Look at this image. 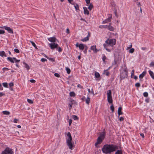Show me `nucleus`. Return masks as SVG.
<instances>
[{
	"mask_svg": "<svg viewBox=\"0 0 154 154\" xmlns=\"http://www.w3.org/2000/svg\"><path fill=\"white\" fill-rule=\"evenodd\" d=\"M89 40V38L88 37V36H87L85 38H84L82 39L81 40V41L82 42H85L87 41H88Z\"/></svg>",
	"mask_w": 154,
	"mask_h": 154,
	"instance_id": "obj_22",
	"label": "nucleus"
},
{
	"mask_svg": "<svg viewBox=\"0 0 154 154\" xmlns=\"http://www.w3.org/2000/svg\"><path fill=\"white\" fill-rule=\"evenodd\" d=\"M75 46L76 47H79L80 50H83L84 48V45L82 44H79L78 43H77Z\"/></svg>",
	"mask_w": 154,
	"mask_h": 154,
	"instance_id": "obj_10",
	"label": "nucleus"
},
{
	"mask_svg": "<svg viewBox=\"0 0 154 154\" xmlns=\"http://www.w3.org/2000/svg\"><path fill=\"white\" fill-rule=\"evenodd\" d=\"M116 147L112 145L107 144L103 146L102 150L103 153L108 154L115 151Z\"/></svg>",
	"mask_w": 154,
	"mask_h": 154,
	"instance_id": "obj_1",
	"label": "nucleus"
},
{
	"mask_svg": "<svg viewBox=\"0 0 154 154\" xmlns=\"http://www.w3.org/2000/svg\"><path fill=\"white\" fill-rule=\"evenodd\" d=\"M91 50L93 51L94 52V53H96L98 51V50H97L96 48V45H93L91 46Z\"/></svg>",
	"mask_w": 154,
	"mask_h": 154,
	"instance_id": "obj_15",
	"label": "nucleus"
},
{
	"mask_svg": "<svg viewBox=\"0 0 154 154\" xmlns=\"http://www.w3.org/2000/svg\"><path fill=\"white\" fill-rule=\"evenodd\" d=\"M30 82L31 83H34L35 82V81L34 79H31L30 80Z\"/></svg>",
	"mask_w": 154,
	"mask_h": 154,
	"instance_id": "obj_54",
	"label": "nucleus"
},
{
	"mask_svg": "<svg viewBox=\"0 0 154 154\" xmlns=\"http://www.w3.org/2000/svg\"><path fill=\"white\" fill-rule=\"evenodd\" d=\"M107 95L108 101L109 103H112V97L111 91L110 90H109L107 91Z\"/></svg>",
	"mask_w": 154,
	"mask_h": 154,
	"instance_id": "obj_5",
	"label": "nucleus"
},
{
	"mask_svg": "<svg viewBox=\"0 0 154 154\" xmlns=\"http://www.w3.org/2000/svg\"><path fill=\"white\" fill-rule=\"evenodd\" d=\"M66 32L68 34L69 33V29L67 28L66 29Z\"/></svg>",
	"mask_w": 154,
	"mask_h": 154,
	"instance_id": "obj_64",
	"label": "nucleus"
},
{
	"mask_svg": "<svg viewBox=\"0 0 154 154\" xmlns=\"http://www.w3.org/2000/svg\"><path fill=\"white\" fill-rule=\"evenodd\" d=\"M49 45L52 49L57 48L58 47V44L55 43H50L49 44Z\"/></svg>",
	"mask_w": 154,
	"mask_h": 154,
	"instance_id": "obj_7",
	"label": "nucleus"
},
{
	"mask_svg": "<svg viewBox=\"0 0 154 154\" xmlns=\"http://www.w3.org/2000/svg\"><path fill=\"white\" fill-rule=\"evenodd\" d=\"M3 114L6 115H9L10 114V112L7 111H3Z\"/></svg>",
	"mask_w": 154,
	"mask_h": 154,
	"instance_id": "obj_29",
	"label": "nucleus"
},
{
	"mask_svg": "<svg viewBox=\"0 0 154 154\" xmlns=\"http://www.w3.org/2000/svg\"><path fill=\"white\" fill-rule=\"evenodd\" d=\"M12 149L9 147H7L4 151H2L1 154H13Z\"/></svg>",
	"mask_w": 154,
	"mask_h": 154,
	"instance_id": "obj_4",
	"label": "nucleus"
},
{
	"mask_svg": "<svg viewBox=\"0 0 154 154\" xmlns=\"http://www.w3.org/2000/svg\"><path fill=\"white\" fill-rule=\"evenodd\" d=\"M54 75L55 76L57 77H59L60 76V75L58 73H55L54 74Z\"/></svg>",
	"mask_w": 154,
	"mask_h": 154,
	"instance_id": "obj_44",
	"label": "nucleus"
},
{
	"mask_svg": "<svg viewBox=\"0 0 154 154\" xmlns=\"http://www.w3.org/2000/svg\"><path fill=\"white\" fill-rule=\"evenodd\" d=\"M106 136V132L105 130L104 129L103 130V131L102 132H101L100 133V135L99 137L101 138H102V139H104Z\"/></svg>",
	"mask_w": 154,
	"mask_h": 154,
	"instance_id": "obj_11",
	"label": "nucleus"
},
{
	"mask_svg": "<svg viewBox=\"0 0 154 154\" xmlns=\"http://www.w3.org/2000/svg\"><path fill=\"white\" fill-rule=\"evenodd\" d=\"M9 85L10 87H12L14 85V84L13 82L10 83H9Z\"/></svg>",
	"mask_w": 154,
	"mask_h": 154,
	"instance_id": "obj_53",
	"label": "nucleus"
},
{
	"mask_svg": "<svg viewBox=\"0 0 154 154\" xmlns=\"http://www.w3.org/2000/svg\"><path fill=\"white\" fill-rule=\"evenodd\" d=\"M95 77L97 78H98L100 77V75L98 72H95Z\"/></svg>",
	"mask_w": 154,
	"mask_h": 154,
	"instance_id": "obj_27",
	"label": "nucleus"
},
{
	"mask_svg": "<svg viewBox=\"0 0 154 154\" xmlns=\"http://www.w3.org/2000/svg\"><path fill=\"white\" fill-rule=\"evenodd\" d=\"M72 117L74 120H76L78 119V117L75 115L72 116Z\"/></svg>",
	"mask_w": 154,
	"mask_h": 154,
	"instance_id": "obj_33",
	"label": "nucleus"
},
{
	"mask_svg": "<svg viewBox=\"0 0 154 154\" xmlns=\"http://www.w3.org/2000/svg\"><path fill=\"white\" fill-rule=\"evenodd\" d=\"M124 120V119L122 117H120V118L119 119V120L120 121H123Z\"/></svg>",
	"mask_w": 154,
	"mask_h": 154,
	"instance_id": "obj_60",
	"label": "nucleus"
},
{
	"mask_svg": "<svg viewBox=\"0 0 154 154\" xmlns=\"http://www.w3.org/2000/svg\"><path fill=\"white\" fill-rule=\"evenodd\" d=\"M27 102L30 104H32L33 103V101L30 99H27Z\"/></svg>",
	"mask_w": 154,
	"mask_h": 154,
	"instance_id": "obj_36",
	"label": "nucleus"
},
{
	"mask_svg": "<svg viewBox=\"0 0 154 154\" xmlns=\"http://www.w3.org/2000/svg\"><path fill=\"white\" fill-rule=\"evenodd\" d=\"M68 2L71 4L72 5H73V3H72V2L73 1V0H67Z\"/></svg>",
	"mask_w": 154,
	"mask_h": 154,
	"instance_id": "obj_57",
	"label": "nucleus"
},
{
	"mask_svg": "<svg viewBox=\"0 0 154 154\" xmlns=\"http://www.w3.org/2000/svg\"><path fill=\"white\" fill-rule=\"evenodd\" d=\"M115 154H122V151L120 150H117Z\"/></svg>",
	"mask_w": 154,
	"mask_h": 154,
	"instance_id": "obj_30",
	"label": "nucleus"
},
{
	"mask_svg": "<svg viewBox=\"0 0 154 154\" xmlns=\"http://www.w3.org/2000/svg\"><path fill=\"white\" fill-rule=\"evenodd\" d=\"M3 28L7 30L8 32L10 33H13V30L11 29L10 27H8L6 26H4Z\"/></svg>",
	"mask_w": 154,
	"mask_h": 154,
	"instance_id": "obj_9",
	"label": "nucleus"
},
{
	"mask_svg": "<svg viewBox=\"0 0 154 154\" xmlns=\"http://www.w3.org/2000/svg\"><path fill=\"white\" fill-rule=\"evenodd\" d=\"M122 108L121 107H120L118 108V113L119 115V116L120 115H122L123 114V112L122 111Z\"/></svg>",
	"mask_w": 154,
	"mask_h": 154,
	"instance_id": "obj_16",
	"label": "nucleus"
},
{
	"mask_svg": "<svg viewBox=\"0 0 154 154\" xmlns=\"http://www.w3.org/2000/svg\"><path fill=\"white\" fill-rule=\"evenodd\" d=\"M132 47V45H129V47H127V50H128L129 49L131 48V47Z\"/></svg>",
	"mask_w": 154,
	"mask_h": 154,
	"instance_id": "obj_56",
	"label": "nucleus"
},
{
	"mask_svg": "<svg viewBox=\"0 0 154 154\" xmlns=\"http://www.w3.org/2000/svg\"><path fill=\"white\" fill-rule=\"evenodd\" d=\"M66 71L67 73L68 74H69L70 73L71 71L70 69L69 68H68L67 67H66Z\"/></svg>",
	"mask_w": 154,
	"mask_h": 154,
	"instance_id": "obj_28",
	"label": "nucleus"
},
{
	"mask_svg": "<svg viewBox=\"0 0 154 154\" xmlns=\"http://www.w3.org/2000/svg\"><path fill=\"white\" fill-rule=\"evenodd\" d=\"M140 135L143 138H144V136L143 133L140 134Z\"/></svg>",
	"mask_w": 154,
	"mask_h": 154,
	"instance_id": "obj_63",
	"label": "nucleus"
},
{
	"mask_svg": "<svg viewBox=\"0 0 154 154\" xmlns=\"http://www.w3.org/2000/svg\"><path fill=\"white\" fill-rule=\"evenodd\" d=\"M5 31L4 30H0V34H3L5 33Z\"/></svg>",
	"mask_w": 154,
	"mask_h": 154,
	"instance_id": "obj_46",
	"label": "nucleus"
},
{
	"mask_svg": "<svg viewBox=\"0 0 154 154\" xmlns=\"http://www.w3.org/2000/svg\"><path fill=\"white\" fill-rule=\"evenodd\" d=\"M87 4H89L90 3V0H85Z\"/></svg>",
	"mask_w": 154,
	"mask_h": 154,
	"instance_id": "obj_59",
	"label": "nucleus"
},
{
	"mask_svg": "<svg viewBox=\"0 0 154 154\" xmlns=\"http://www.w3.org/2000/svg\"><path fill=\"white\" fill-rule=\"evenodd\" d=\"M9 70V69L8 68H5H5H4L3 69V70L4 72L5 70Z\"/></svg>",
	"mask_w": 154,
	"mask_h": 154,
	"instance_id": "obj_51",
	"label": "nucleus"
},
{
	"mask_svg": "<svg viewBox=\"0 0 154 154\" xmlns=\"http://www.w3.org/2000/svg\"><path fill=\"white\" fill-rule=\"evenodd\" d=\"M30 42L31 43L33 46L34 47L36 45L35 44L33 41H30Z\"/></svg>",
	"mask_w": 154,
	"mask_h": 154,
	"instance_id": "obj_50",
	"label": "nucleus"
},
{
	"mask_svg": "<svg viewBox=\"0 0 154 154\" xmlns=\"http://www.w3.org/2000/svg\"><path fill=\"white\" fill-rule=\"evenodd\" d=\"M84 13L85 14L88 15L89 14V11L88 10L87 8L85 7H83Z\"/></svg>",
	"mask_w": 154,
	"mask_h": 154,
	"instance_id": "obj_17",
	"label": "nucleus"
},
{
	"mask_svg": "<svg viewBox=\"0 0 154 154\" xmlns=\"http://www.w3.org/2000/svg\"><path fill=\"white\" fill-rule=\"evenodd\" d=\"M7 60L11 63H14V60L13 58L8 57L7 58Z\"/></svg>",
	"mask_w": 154,
	"mask_h": 154,
	"instance_id": "obj_19",
	"label": "nucleus"
},
{
	"mask_svg": "<svg viewBox=\"0 0 154 154\" xmlns=\"http://www.w3.org/2000/svg\"><path fill=\"white\" fill-rule=\"evenodd\" d=\"M18 119H15L14 120V122L15 123H17V121H18Z\"/></svg>",
	"mask_w": 154,
	"mask_h": 154,
	"instance_id": "obj_58",
	"label": "nucleus"
},
{
	"mask_svg": "<svg viewBox=\"0 0 154 154\" xmlns=\"http://www.w3.org/2000/svg\"><path fill=\"white\" fill-rule=\"evenodd\" d=\"M73 5H74V7L76 10L79 9V6L78 4H75V5L73 4Z\"/></svg>",
	"mask_w": 154,
	"mask_h": 154,
	"instance_id": "obj_25",
	"label": "nucleus"
},
{
	"mask_svg": "<svg viewBox=\"0 0 154 154\" xmlns=\"http://www.w3.org/2000/svg\"><path fill=\"white\" fill-rule=\"evenodd\" d=\"M23 63L25 65V67L27 69V70H28L29 69V66L25 63L24 62Z\"/></svg>",
	"mask_w": 154,
	"mask_h": 154,
	"instance_id": "obj_26",
	"label": "nucleus"
},
{
	"mask_svg": "<svg viewBox=\"0 0 154 154\" xmlns=\"http://www.w3.org/2000/svg\"><path fill=\"white\" fill-rule=\"evenodd\" d=\"M134 48H132L130 49L129 51V52L131 53H133L134 51Z\"/></svg>",
	"mask_w": 154,
	"mask_h": 154,
	"instance_id": "obj_40",
	"label": "nucleus"
},
{
	"mask_svg": "<svg viewBox=\"0 0 154 154\" xmlns=\"http://www.w3.org/2000/svg\"><path fill=\"white\" fill-rule=\"evenodd\" d=\"M128 76V72L126 69H125L124 72H122L120 74V77L121 80L126 78Z\"/></svg>",
	"mask_w": 154,
	"mask_h": 154,
	"instance_id": "obj_6",
	"label": "nucleus"
},
{
	"mask_svg": "<svg viewBox=\"0 0 154 154\" xmlns=\"http://www.w3.org/2000/svg\"><path fill=\"white\" fill-rule=\"evenodd\" d=\"M154 66V62H151L150 64V67L153 66Z\"/></svg>",
	"mask_w": 154,
	"mask_h": 154,
	"instance_id": "obj_47",
	"label": "nucleus"
},
{
	"mask_svg": "<svg viewBox=\"0 0 154 154\" xmlns=\"http://www.w3.org/2000/svg\"><path fill=\"white\" fill-rule=\"evenodd\" d=\"M149 73L151 76L152 77V78L154 76V74L153 72L149 70Z\"/></svg>",
	"mask_w": 154,
	"mask_h": 154,
	"instance_id": "obj_24",
	"label": "nucleus"
},
{
	"mask_svg": "<svg viewBox=\"0 0 154 154\" xmlns=\"http://www.w3.org/2000/svg\"><path fill=\"white\" fill-rule=\"evenodd\" d=\"M14 51L15 53H19L20 52L19 50L17 48L14 49Z\"/></svg>",
	"mask_w": 154,
	"mask_h": 154,
	"instance_id": "obj_43",
	"label": "nucleus"
},
{
	"mask_svg": "<svg viewBox=\"0 0 154 154\" xmlns=\"http://www.w3.org/2000/svg\"><path fill=\"white\" fill-rule=\"evenodd\" d=\"M103 47L105 49L107 48V47L109 45H108L107 44H104L103 45Z\"/></svg>",
	"mask_w": 154,
	"mask_h": 154,
	"instance_id": "obj_48",
	"label": "nucleus"
},
{
	"mask_svg": "<svg viewBox=\"0 0 154 154\" xmlns=\"http://www.w3.org/2000/svg\"><path fill=\"white\" fill-rule=\"evenodd\" d=\"M2 85L5 88H7L8 87V84L7 83H2Z\"/></svg>",
	"mask_w": 154,
	"mask_h": 154,
	"instance_id": "obj_37",
	"label": "nucleus"
},
{
	"mask_svg": "<svg viewBox=\"0 0 154 154\" xmlns=\"http://www.w3.org/2000/svg\"><path fill=\"white\" fill-rule=\"evenodd\" d=\"M93 8V5L92 4H90L88 8L90 10H91Z\"/></svg>",
	"mask_w": 154,
	"mask_h": 154,
	"instance_id": "obj_32",
	"label": "nucleus"
},
{
	"mask_svg": "<svg viewBox=\"0 0 154 154\" xmlns=\"http://www.w3.org/2000/svg\"><path fill=\"white\" fill-rule=\"evenodd\" d=\"M72 121L71 119H70L69 120V125L70 126L72 123Z\"/></svg>",
	"mask_w": 154,
	"mask_h": 154,
	"instance_id": "obj_55",
	"label": "nucleus"
},
{
	"mask_svg": "<svg viewBox=\"0 0 154 154\" xmlns=\"http://www.w3.org/2000/svg\"><path fill=\"white\" fill-rule=\"evenodd\" d=\"M41 61L42 62H45V61H47V60L46 59H45L44 58H42L41 59Z\"/></svg>",
	"mask_w": 154,
	"mask_h": 154,
	"instance_id": "obj_52",
	"label": "nucleus"
},
{
	"mask_svg": "<svg viewBox=\"0 0 154 154\" xmlns=\"http://www.w3.org/2000/svg\"><path fill=\"white\" fill-rule=\"evenodd\" d=\"M140 84L139 83H137L135 84V86L137 87H139L140 86Z\"/></svg>",
	"mask_w": 154,
	"mask_h": 154,
	"instance_id": "obj_45",
	"label": "nucleus"
},
{
	"mask_svg": "<svg viewBox=\"0 0 154 154\" xmlns=\"http://www.w3.org/2000/svg\"><path fill=\"white\" fill-rule=\"evenodd\" d=\"M90 101V98L89 97H88L85 100L86 103L88 105Z\"/></svg>",
	"mask_w": 154,
	"mask_h": 154,
	"instance_id": "obj_21",
	"label": "nucleus"
},
{
	"mask_svg": "<svg viewBox=\"0 0 154 154\" xmlns=\"http://www.w3.org/2000/svg\"><path fill=\"white\" fill-rule=\"evenodd\" d=\"M105 43L107 44L108 45H110L112 47L116 44V40L115 39H108L106 41Z\"/></svg>",
	"mask_w": 154,
	"mask_h": 154,
	"instance_id": "obj_3",
	"label": "nucleus"
},
{
	"mask_svg": "<svg viewBox=\"0 0 154 154\" xmlns=\"http://www.w3.org/2000/svg\"><path fill=\"white\" fill-rule=\"evenodd\" d=\"M69 95L71 97H74L75 94L74 92H71L69 93Z\"/></svg>",
	"mask_w": 154,
	"mask_h": 154,
	"instance_id": "obj_23",
	"label": "nucleus"
},
{
	"mask_svg": "<svg viewBox=\"0 0 154 154\" xmlns=\"http://www.w3.org/2000/svg\"><path fill=\"white\" fill-rule=\"evenodd\" d=\"M102 56H103V57H102L103 61L104 63H105V60L106 59V57L104 54H103L102 55Z\"/></svg>",
	"mask_w": 154,
	"mask_h": 154,
	"instance_id": "obj_31",
	"label": "nucleus"
},
{
	"mask_svg": "<svg viewBox=\"0 0 154 154\" xmlns=\"http://www.w3.org/2000/svg\"><path fill=\"white\" fill-rule=\"evenodd\" d=\"M0 56L2 57L4 56L5 57H6V55L5 54V53L4 51H2L0 52Z\"/></svg>",
	"mask_w": 154,
	"mask_h": 154,
	"instance_id": "obj_20",
	"label": "nucleus"
},
{
	"mask_svg": "<svg viewBox=\"0 0 154 154\" xmlns=\"http://www.w3.org/2000/svg\"><path fill=\"white\" fill-rule=\"evenodd\" d=\"M67 136L68 137V138L66 140V143L69 146V149L72 150L73 147V144L72 143V137L71 134L69 132H68L67 134Z\"/></svg>",
	"mask_w": 154,
	"mask_h": 154,
	"instance_id": "obj_2",
	"label": "nucleus"
},
{
	"mask_svg": "<svg viewBox=\"0 0 154 154\" xmlns=\"http://www.w3.org/2000/svg\"><path fill=\"white\" fill-rule=\"evenodd\" d=\"M104 72H105V74L107 76H108L109 75V72H108L107 71V70H105L104 71Z\"/></svg>",
	"mask_w": 154,
	"mask_h": 154,
	"instance_id": "obj_42",
	"label": "nucleus"
},
{
	"mask_svg": "<svg viewBox=\"0 0 154 154\" xmlns=\"http://www.w3.org/2000/svg\"><path fill=\"white\" fill-rule=\"evenodd\" d=\"M48 40L49 41L52 42L53 43H55L56 41H57V40L56 39V38L54 37L49 38H48Z\"/></svg>",
	"mask_w": 154,
	"mask_h": 154,
	"instance_id": "obj_13",
	"label": "nucleus"
},
{
	"mask_svg": "<svg viewBox=\"0 0 154 154\" xmlns=\"http://www.w3.org/2000/svg\"><path fill=\"white\" fill-rule=\"evenodd\" d=\"M109 15H110V16H109L108 17L107 19H106L105 20H103V22H102L103 23H106L108 22H109L111 21V19L112 18V14H109Z\"/></svg>",
	"mask_w": 154,
	"mask_h": 154,
	"instance_id": "obj_8",
	"label": "nucleus"
},
{
	"mask_svg": "<svg viewBox=\"0 0 154 154\" xmlns=\"http://www.w3.org/2000/svg\"><path fill=\"white\" fill-rule=\"evenodd\" d=\"M111 23H109V25H106L107 26L106 28H107L108 30L111 31H113L114 30V28L111 26Z\"/></svg>",
	"mask_w": 154,
	"mask_h": 154,
	"instance_id": "obj_14",
	"label": "nucleus"
},
{
	"mask_svg": "<svg viewBox=\"0 0 154 154\" xmlns=\"http://www.w3.org/2000/svg\"><path fill=\"white\" fill-rule=\"evenodd\" d=\"M103 139H102V138L98 137L97 140V141L95 144V146H96L97 145L100 144L102 142Z\"/></svg>",
	"mask_w": 154,
	"mask_h": 154,
	"instance_id": "obj_12",
	"label": "nucleus"
},
{
	"mask_svg": "<svg viewBox=\"0 0 154 154\" xmlns=\"http://www.w3.org/2000/svg\"><path fill=\"white\" fill-rule=\"evenodd\" d=\"M134 69H133L131 71V76H134Z\"/></svg>",
	"mask_w": 154,
	"mask_h": 154,
	"instance_id": "obj_49",
	"label": "nucleus"
},
{
	"mask_svg": "<svg viewBox=\"0 0 154 154\" xmlns=\"http://www.w3.org/2000/svg\"><path fill=\"white\" fill-rule=\"evenodd\" d=\"M143 95L144 97H147L148 96V94L147 92H145L143 94Z\"/></svg>",
	"mask_w": 154,
	"mask_h": 154,
	"instance_id": "obj_39",
	"label": "nucleus"
},
{
	"mask_svg": "<svg viewBox=\"0 0 154 154\" xmlns=\"http://www.w3.org/2000/svg\"><path fill=\"white\" fill-rule=\"evenodd\" d=\"M13 59H14V62L15 63H18L20 61V60H17L15 57H13Z\"/></svg>",
	"mask_w": 154,
	"mask_h": 154,
	"instance_id": "obj_38",
	"label": "nucleus"
},
{
	"mask_svg": "<svg viewBox=\"0 0 154 154\" xmlns=\"http://www.w3.org/2000/svg\"><path fill=\"white\" fill-rule=\"evenodd\" d=\"M146 71L143 72L142 74H140L139 76L140 79H142L143 77L146 75Z\"/></svg>",
	"mask_w": 154,
	"mask_h": 154,
	"instance_id": "obj_18",
	"label": "nucleus"
},
{
	"mask_svg": "<svg viewBox=\"0 0 154 154\" xmlns=\"http://www.w3.org/2000/svg\"><path fill=\"white\" fill-rule=\"evenodd\" d=\"M62 49L60 47L58 48V51L59 52H61L62 51Z\"/></svg>",
	"mask_w": 154,
	"mask_h": 154,
	"instance_id": "obj_61",
	"label": "nucleus"
},
{
	"mask_svg": "<svg viewBox=\"0 0 154 154\" xmlns=\"http://www.w3.org/2000/svg\"><path fill=\"white\" fill-rule=\"evenodd\" d=\"M73 103H72V101H71V102L69 103V109L70 110L72 109V105Z\"/></svg>",
	"mask_w": 154,
	"mask_h": 154,
	"instance_id": "obj_34",
	"label": "nucleus"
},
{
	"mask_svg": "<svg viewBox=\"0 0 154 154\" xmlns=\"http://www.w3.org/2000/svg\"><path fill=\"white\" fill-rule=\"evenodd\" d=\"M149 98H146L145 100V101L147 103L149 102Z\"/></svg>",
	"mask_w": 154,
	"mask_h": 154,
	"instance_id": "obj_62",
	"label": "nucleus"
},
{
	"mask_svg": "<svg viewBox=\"0 0 154 154\" xmlns=\"http://www.w3.org/2000/svg\"><path fill=\"white\" fill-rule=\"evenodd\" d=\"M107 25H100L99 26V27L100 28H106Z\"/></svg>",
	"mask_w": 154,
	"mask_h": 154,
	"instance_id": "obj_35",
	"label": "nucleus"
},
{
	"mask_svg": "<svg viewBox=\"0 0 154 154\" xmlns=\"http://www.w3.org/2000/svg\"><path fill=\"white\" fill-rule=\"evenodd\" d=\"M110 109L112 111V112H113L114 111V108L112 105L110 106Z\"/></svg>",
	"mask_w": 154,
	"mask_h": 154,
	"instance_id": "obj_41",
	"label": "nucleus"
}]
</instances>
